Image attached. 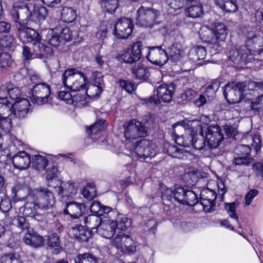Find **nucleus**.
<instances>
[{
  "label": "nucleus",
  "mask_w": 263,
  "mask_h": 263,
  "mask_svg": "<svg viewBox=\"0 0 263 263\" xmlns=\"http://www.w3.org/2000/svg\"><path fill=\"white\" fill-rule=\"evenodd\" d=\"M223 93L227 101L231 103L250 101L251 109L259 112L256 106L263 99V82H229L225 85Z\"/></svg>",
  "instance_id": "obj_1"
},
{
  "label": "nucleus",
  "mask_w": 263,
  "mask_h": 263,
  "mask_svg": "<svg viewBox=\"0 0 263 263\" xmlns=\"http://www.w3.org/2000/svg\"><path fill=\"white\" fill-rule=\"evenodd\" d=\"M263 49V39L257 36L253 32H249L247 35L246 46L230 52L231 61L237 66L242 67L251 62L253 54L260 53Z\"/></svg>",
  "instance_id": "obj_2"
},
{
  "label": "nucleus",
  "mask_w": 263,
  "mask_h": 263,
  "mask_svg": "<svg viewBox=\"0 0 263 263\" xmlns=\"http://www.w3.org/2000/svg\"><path fill=\"white\" fill-rule=\"evenodd\" d=\"M46 8L41 5H35L31 11L26 4L21 2L14 3L10 12L12 20L16 23H25L31 17H36L39 21L44 20L47 16Z\"/></svg>",
  "instance_id": "obj_3"
},
{
  "label": "nucleus",
  "mask_w": 263,
  "mask_h": 263,
  "mask_svg": "<svg viewBox=\"0 0 263 263\" xmlns=\"http://www.w3.org/2000/svg\"><path fill=\"white\" fill-rule=\"evenodd\" d=\"M126 147L130 152L132 157L136 159H145L148 157H154L157 153L156 145L152 141L143 139L135 143H125Z\"/></svg>",
  "instance_id": "obj_4"
},
{
  "label": "nucleus",
  "mask_w": 263,
  "mask_h": 263,
  "mask_svg": "<svg viewBox=\"0 0 263 263\" xmlns=\"http://www.w3.org/2000/svg\"><path fill=\"white\" fill-rule=\"evenodd\" d=\"M64 86L72 91L85 90L86 78L84 74L74 68L66 70L62 76Z\"/></svg>",
  "instance_id": "obj_5"
},
{
  "label": "nucleus",
  "mask_w": 263,
  "mask_h": 263,
  "mask_svg": "<svg viewBox=\"0 0 263 263\" xmlns=\"http://www.w3.org/2000/svg\"><path fill=\"white\" fill-rule=\"evenodd\" d=\"M33 199L37 207L44 210L51 209L55 203V200L53 193L46 188L37 187L33 190L30 195L26 197L28 201Z\"/></svg>",
  "instance_id": "obj_6"
},
{
  "label": "nucleus",
  "mask_w": 263,
  "mask_h": 263,
  "mask_svg": "<svg viewBox=\"0 0 263 263\" xmlns=\"http://www.w3.org/2000/svg\"><path fill=\"white\" fill-rule=\"evenodd\" d=\"M160 12L154 8L141 6L137 10L136 25L145 28H152L158 24Z\"/></svg>",
  "instance_id": "obj_7"
},
{
  "label": "nucleus",
  "mask_w": 263,
  "mask_h": 263,
  "mask_svg": "<svg viewBox=\"0 0 263 263\" xmlns=\"http://www.w3.org/2000/svg\"><path fill=\"white\" fill-rule=\"evenodd\" d=\"M123 128L126 143L131 142L132 140L144 137L148 134L147 128L136 119L126 122L123 125Z\"/></svg>",
  "instance_id": "obj_8"
},
{
  "label": "nucleus",
  "mask_w": 263,
  "mask_h": 263,
  "mask_svg": "<svg viewBox=\"0 0 263 263\" xmlns=\"http://www.w3.org/2000/svg\"><path fill=\"white\" fill-rule=\"evenodd\" d=\"M142 47L141 42H137L129 45L118 53L117 58L119 61L126 63L132 64L136 62L141 57Z\"/></svg>",
  "instance_id": "obj_9"
},
{
  "label": "nucleus",
  "mask_w": 263,
  "mask_h": 263,
  "mask_svg": "<svg viewBox=\"0 0 263 263\" xmlns=\"http://www.w3.org/2000/svg\"><path fill=\"white\" fill-rule=\"evenodd\" d=\"M175 89V85L174 84H162L154 91V95L156 93V96L151 97L149 101L155 104H159L160 100L164 102L170 103L172 100Z\"/></svg>",
  "instance_id": "obj_10"
},
{
  "label": "nucleus",
  "mask_w": 263,
  "mask_h": 263,
  "mask_svg": "<svg viewBox=\"0 0 263 263\" xmlns=\"http://www.w3.org/2000/svg\"><path fill=\"white\" fill-rule=\"evenodd\" d=\"M32 102L38 105H43L48 101L51 93L50 86L45 83L35 84L32 88Z\"/></svg>",
  "instance_id": "obj_11"
},
{
  "label": "nucleus",
  "mask_w": 263,
  "mask_h": 263,
  "mask_svg": "<svg viewBox=\"0 0 263 263\" xmlns=\"http://www.w3.org/2000/svg\"><path fill=\"white\" fill-rule=\"evenodd\" d=\"M217 193L209 188L203 189L200 192V203L205 213H212L215 210V200Z\"/></svg>",
  "instance_id": "obj_12"
},
{
  "label": "nucleus",
  "mask_w": 263,
  "mask_h": 263,
  "mask_svg": "<svg viewBox=\"0 0 263 263\" xmlns=\"http://www.w3.org/2000/svg\"><path fill=\"white\" fill-rule=\"evenodd\" d=\"M134 25L128 18H121L116 23L113 33L119 39H127L132 34Z\"/></svg>",
  "instance_id": "obj_13"
},
{
  "label": "nucleus",
  "mask_w": 263,
  "mask_h": 263,
  "mask_svg": "<svg viewBox=\"0 0 263 263\" xmlns=\"http://www.w3.org/2000/svg\"><path fill=\"white\" fill-rule=\"evenodd\" d=\"M205 133L208 146L211 149L217 148L223 139V135L217 125L208 127Z\"/></svg>",
  "instance_id": "obj_14"
},
{
  "label": "nucleus",
  "mask_w": 263,
  "mask_h": 263,
  "mask_svg": "<svg viewBox=\"0 0 263 263\" xmlns=\"http://www.w3.org/2000/svg\"><path fill=\"white\" fill-rule=\"evenodd\" d=\"M147 59L151 63L159 66L164 65L168 58L165 50L161 46H153L148 48Z\"/></svg>",
  "instance_id": "obj_15"
},
{
  "label": "nucleus",
  "mask_w": 263,
  "mask_h": 263,
  "mask_svg": "<svg viewBox=\"0 0 263 263\" xmlns=\"http://www.w3.org/2000/svg\"><path fill=\"white\" fill-rule=\"evenodd\" d=\"M9 102V109L7 107L4 108L8 111L13 109V112L14 116L18 118H24L29 112L30 102L26 99H21L19 101H15L14 103Z\"/></svg>",
  "instance_id": "obj_16"
},
{
  "label": "nucleus",
  "mask_w": 263,
  "mask_h": 263,
  "mask_svg": "<svg viewBox=\"0 0 263 263\" xmlns=\"http://www.w3.org/2000/svg\"><path fill=\"white\" fill-rule=\"evenodd\" d=\"M17 24L19 25L18 27L16 25L18 37L22 43L31 42L33 44L36 39L37 40L41 36L39 33L34 29L22 25L23 23Z\"/></svg>",
  "instance_id": "obj_17"
},
{
  "label": "nucleus",
  "mask_w": 263,
  "mask_h": 263,
  "mask_svg": "<svg viewBox=\"0 0 263 263\" xmlns=\"http://www.w3.org/2000/svg\"><path fill=\"white\" fill-rule=\"evenodd\" d=\"M116 224L114 220L109 219L102 220L100 226L97 230V233L103 237L110 239L115 234Z\"/></svg>",
  "instance_id": "obj_18"
},
{
  "label": "nucleus",
  "mask_w": 263,
  "mask_h": 263,
  "mask_svg": "<svg viewBox=\"0 0 263 263\" xmlns=\"http://www.w3.org/2000/svg\"><path fill=\"white\" fill-rule=\"evenodd\" d=\"M12 163L15 168L20 170L27 169L31 164L30 155L25 151H20L12 158Z\"/></svg>",
  "instance_id": "obj_19"
},
{
  "label": "nucleus",
  "mask_w": 263,
  "mask_h": 263,
  "mask_svg": "<svg viewBox=\"0 0 263 263\" xmlns=\"http://www.w3.org/2000/svg\"><path fill=\"white\" fill-rule=\"evenodd\" d=\"M32 50L35 57L39 59L47 58L52 54V49L41 42V36L32 44Z\"/></svg>",
  "instance_id": "obj_20"
},
{
  "label": "nucleus",
  "mask_w": 263,
  "mask_h": 263,
  "mask_svg": "<svg viewBox=\"0 0 263 263\" xmlns=\"http://www.w3.org/2000/svg\"><path fill=\"white\" fill-rule=\"evenodd\" d=\"M32 50L35 57L39 59L47 58L52 54V49L41 42V36L32 44Z\"/></svg>",
  "instance_id": "obj_21"
},
{
  "label": "nucleus",
  "mask_w": 263,
  "mask_h": 263,
  "mask_svg": "<svg viewBox=\"0 0 263 263\" xmlns=\"http://www.w3.org/2000/svg\"><path fill=\"white\" fill-rule=\"evenodd\" d=\"M163 152L168 154L170 156L180 159L187 158L190 153L183 148L171 144L168 142L164 143L163 145Z\"/></svg>",
  "instance_id": "obj_22"
},
{
  "label": "nucleus",
  "mask_w": 263,
  "mask_h": 263,
  "mask_svg": "<svg viewBox=\"0 0 263 263\" xmlns=\"http://www.w3.org/2000/svg\"><path fill=\"white\" fill-rule=\"evenodd\" d=\"M85 206L83 203L74 201L67 202L66 208L63 212L65 214H69L71 217L77 219L84 213Z\"/></svg>",
  "instance_id": "obj_23"
},
{
  "label": "nucleus",
  "mask_w": 263,
  "mask_h": 263,
  "mask_svg": "<svg viewBox=\"0 0 263 263\" xmlns=\"http://www.w3.org/2000/svg\"><path fill=\"white\" fill-rule=\"evenodd\" d=\"M104 86L103 79L101 77L97 78L88 86L86 93L90 98L98 97L102 92Z\"/></svg>",
  "instance_id": "obj_24"
},
{
  "label": "nucleus",
  "mask_w": 263,
  "mask_h": 263,
  "mask_svg": "<svg viewBox=\"0 0 263 263\" xmlns=\"http://www.w3.org/2000/svg\"><path fill=\"white\" fill-rule=\"evenodd\" d=\"M23 241L26 245L37 248L43 245L44 239L36 233L29 232L25 234Z\"/></svg>",
  "instance_id": "obj_25"
},
{
  "label": "nucleus",
  "mask_w": 263,
  "mask_h": 263,
  "mask_svg": "<svg viewBox=\"0 0 263 263\" xmlns=\"http://www.w3.org/2000/svg\"><path fill=\"white\" fill-rule=\"evenodd\" d=\"M1 96L3 95V97H6L8 100V98L6 96L9 94V98L14 101H16L21 96V92L17 87H12L10 84L2 85L0 86Z\"/></svg>",
  "instance_id": "obj_26"
},
{
  "label": "nucleus",
  "mask_w": 263,
  "mask_h": 263,
  "mask_svg": "<svg viewBox=\"0 0 263 263\" xmlns=\"http://www.w3.org/2000/svg\"><path fill=\"white\" fill-rule=\"evenodd\" d=\"M134 77L142 81L147 80L149 77V72L147 66L141 63H136L132 69Z\"/></svg>",
  "instance_id": "obj_27"
},
{
  "label": "nucleus",
  "mask_w": 263,
  "mask_h": 263,
  "mask_svg": "<svg viewBox=\"0 0 263 263\" xmlns=\"http://www.w3.org/2000/svg\"><path fill=\"white\" fill-rule=\"evenodd\" d=\"M214 35L216 38L217 43L224 41L228 34V28L224 24L216 23L213 27Z\"/></svg>",
  "instance_id": "obj_28"
},
{
  "label": "nucleus",
  "mask_w": 263,
  "mask_h": 263,
  "mask_svg": "<svg viewBox=\"0 0 263 263\" xmlns=\"http://www.w3.org/2000/svg\"><path fill=\"white\" fill-rule=\"evenodd\" d=\"M199 34L203 41L212 44L216 45L217 44L213 28H210L207 26H203L200 28Z\"/></svg>",
  "instance_id": "obj_29"
},
{
  "label": "nucleus",
  "mask_w": 263,
  "mask_h": 263,
  "mask_svg": "<svg viewBox=\"0 0 263 263\" xmlns=\"http://www.w3.org/2000/svg\"><path fill=\"white\" fill-rule=\"evenodd\" d=\"M71 233L75 238L82 241H87L91 235L90 231L81 225L72 228Z\"/></svg>",
  "instance_id": "obj_30"
},
{
  "label": "nucleus",
  "mask_w": 263,
  "mask_h": 263,
  "mask_svg": "<svg viewBox=\"0 0 263 263\" xmlns=\"http://www.w3.org/2000/svg\"><path fill=\"white\" fill-rule=\"evenodd\" d=\"M125 243L122 247V253L124 254H133L137 250V242L131 235L126 234Z\"/></svg>",
  "instance_id": "obj_31"
},
{
  "label": "nucleus",
  "mask_w": 263,
  "mask_h": 263,
  "mask_svg": "<svg viewBox=\"0 0 263 263\" xmlns=\"http://www.w3.org/2000/svg\"><path fill=\"white\" fill-rule=\"evenodd\" d=\"M30 201L27 200L23 206L20 207L19 212L26 217H34L36 215V206H37L35 201L33 200V202H30Z\"/></svg>",
  "instance_id": "obj_32"
},
{
  "label": "nucleus",
  "mask_w": 263,
  "mask_h": 263,
  "mask_svg": "<svg viewBox=\"0 0 263 263\" xmlns=\"http://www.w3.org/2000/svg\"><path fill=\"white\" fill-rule=\"evenodd\" d=\"M117 218L114 221L116 224V229L121 231H125L132 226V220L125 215L117 214Z\"/></svg>",
  "instance_id": "obj_33"
},
{
  "label": "nucleus",
  "mask_w": 263,
  "mask_h": 263,
  "mask_svg": "<svg viewBox=\"0 0 263 263\" xmlns=\"http://www.w3.org/2000/svg\"><path fill=\"white\" fill-rule=\"evenodd\" d=\"M45 41L53 46H57L62 42L58 28L49 30L45 36Z\"/></svg>",
  "instance_id": "obj_34"
},
{
  "label": "nucleus",
  "mask_w": 263,
  "mask_h": 263,
  "mask_svg": "<svg viewBox=\"0 0 263 263\" xmlns=\"http://www.w3.org/2000/svg\"><path fill=\"white\" fill-rule=\"evenodd\" d=\"M102 221L101 218L95 214H90L84 219V223L85 226L91 230H97Z\"/></svg>",
  "instance_id": "obj_35"
},
{
  "label": "nucleus",
  "mask_w": 263,
  "mask_h": 263,
  "mask_svg": "<svg viewBox=\"0 0 263 263\" xmlns=\"http://www.w3.org/2000/svg\"><path fill=\"white\" fill-rule=\"evenodd\" d=\"M206 55L205 48L202 46H196L191 49L189 56L194 61L203 60Z\"/></svg>",
  "instance_id": "obj_36"
},
{
  "label": "nucleus",
  "mask_w": 263,
  "mask_h": 263,
  "mask_svg": "<svg viewBox=\"0 0 263 263\" xmlns=\"http://www.w3.org/2000/svg\"><path fill=\"white\" fill-rule=\"evenodd\" d=\"M210 122V119L206 116L200 117V120H190L186 123V127H190L193 132L198 131Z\"/></svg>",
  "instance_id": "obj_37"
},
{
  "label": "nucleus",
  "mask_w": 263,
  "mask_h": 263,
  "mask_svg": "<svg viewBox=\"0 0 263 263\" xmlns=\"http://www.w3.org/2000/svg\"><path fill=\"white\" fill-rule=\"evenodd\" d=\"M238 202L225 203L224 208L229 216L232 218L235 219L238 224V227L241 228V224L239 221L238 214L236 212V209L238 206Z\"/></svg>",
  "instance_id": "obj_38"
},
{
  "label": "nucleus",
  "mask_w": 263,
  "mask_h": 263,
  "mask_svg": "<svg viewBox=\"0 0 263 263\" xmlns=\"http://www.w3.org/2000/svg\"><path fill=\"white\" fill-rule=\"evenodd\" d=\"M76 11L71 7H64L62 10L61 18L65 23H71L77 17Z\"/></svg>",
  "instance_id": "obj_39"
},
{
  "label": "nucleus",
  "mask_w": 263,
  "mask_h": 263,
  "mask_svg": "<svg viewBox=\"0 0 263 263\" xmlns=\"http://www.w3.org/2000/svg\"><path fill=\"white\" fill-rule=\"evenodd\" d=\"M48 164V160L44 156L40 155L32 157V167L39 171H43Z\"/></svg>",
  "instance_id": "obj_40"
},
{
  "label": "nucleus",
  "mask_w": 263,
  "mask_h": 263,
  "mask_svg": "<svg viewBox=\"0 0 263 263\" xmlns=\"http://www.w3.org/2000/svg\"><path fill=\"white\" fill-rule=\"evenodd\" d=\"M185 14L187 16L192 18L200 17L203 14L202 5L200 3L193 4L186 9Z\"/></svg>",
  "instance_id": "obj_41"
},
{
  "label": "nucleus",
  "mask_w": 263,
  "mask_h": 263,
  "mask_svg": "<svg viewBox=\"0 0 263 263\" xmlns=\"http://www.w3.org/2000/svg\"><path fill=\"white\" fill-rule=\"evenodd\" d=\"M65 189H63L61 185L54 186L55 191L62 197L68 196L69 194H74L76 193V189L73 184L68 183L65 184Z\"/></svg>",
  "instance_id": "obj_42"
},
{
  "label": "nucleus",
  "mask_w": 263,
  "mask_h": 263,
  "mask_svg": "<svg viewBox=\"0 0 263 263\" xmlns=\"http://www.w3.org/2000/svg\"><path fill=\"white\" fill-rule=\"evenodd\" d=\"M75 263H97V258L90 253L79 254L76 256Z\"/></svg>",
  "instance_id": "obj_43"
},
{
  "label": "nucleus",
  "mask_w": 263,
  "mask_h": 263,
  "mask_svg": "<svg viewBox=\"0 0 263 263\" xmlns=\"http://www.w3.org/2000/svg\"><path fill=\"white\" fill-rule=\"evenodd\" d=\"M15 40L11 35H6L0 39V49L8 50L14 46Z\"/></svg>",
  "instance_id": "obj_44"
},
{
  "label": "nucleus",
  "mask_w": 263,
  "mask_h": 263,
  "mask_svg": "<svg viewBox=\"0 0 263 263\" xmlns=\"http://www.w3.org/2000/svg\"><path fill=\"white\" fill-rule=\"evenodd\" d=\"M100 4L104 11L112 13L118 6V0H100Z\"/></svg>",
  "instance_id": "obj_45"
},
{
  "label": "nucleus",
  "mask_w": 263,
  "mask_h": 263,
  "mask_svg": "<svg viewBox=\"0 0 263 263\" xmlns=\"http://www.w3.org/2000/svg\"><path fill=\"white\" fill-rule=\"evenodd\" d=\"M79 95H72L69 91L61 90L59 92L58 98L59 99L65 101L67 104H73L74 101H79L78 97Z\"/></svg>",
  "instance_id": "obj_46"
},
{
  "label": "nucleus",
  "mask_w": 263,
  "mask_h": 263,
  "mask_svg": "<svg viewBox=\"0 0 263 263\" xmlns=\"http://www.w3.org/2000/svg\"><path fill=\"white\" fill-rule=\"evenodd\" d=\"M106 127L105 120H99L91 125L86 132L89 135H97Z\"/></svg>",
  "instance_id": "obj_47"
},
{
  "label": "nucleus",
  "mask_w": 263,
  "mask_h": 263,
  "mask_svg": "<svg viewBox=\"0 0 263 263\" xmlns=\"http://www.w3.org/2000/svg\"><path fill=\"white\" fill-rule=\"evenodd\" d=\"M126 234H119L110 240V245L122 253V247L125 243Z\"/></svg>",
  "instance_id": "obj_48"
},
{
  "label": "nucleus",
  "mask_w": 263,
  "mask_h": 263,
  "mask_svg": "<svg viewBox=\"0 0 263 263\" xmlns=\"http://www.w3.org/2000/svg\"><path fill=\"white\" fill-rule=\"evenodd\" d=\"M198 202L197 195L194 192L191 190H186L184 195V199L182 204L190 206H193Z\"/></svg>",
  "instance_id": "obj_49"
},
{
  "label": "nucleus",
  "mask_w": 263,
  "mask_h": 263,
  "mask_svg": "<svg viewBox=\"0 0 263 263\" xmlns=\"http://www.w3.org/2000/svg\"><path fill=\"white\" fill-rule=\"evenodd\" d=\"M82 195L88 200L93 199L96 196V190L93 183H87L82 190Z\"/></svg>",
  "instance_id": "obj_50"
},
{
  "label": "nucleus",
  "mask_w": 263,
  "mask_h": 263,
  "mask_svg": "<svg viewBox=\"0 0 263 263\" xmlns=\"http://www.w3.org/2000/svg\"><path fill=\"white\" fill-rule=\"evenodd\" d=\"M219 86L218 83L214 82L206 88L203 94L205 95L209 101H211L216 97V92L218 89Z\"/></svg>",
  "instance_id": "obj_51"
},
{
  "label": "nucleus",
  "mask_w": 263,
  "mask_h": 263,
  "mask_svg": "<svg viewBox=\"0 0 263 263\" xmlns=\"http://www.w3.org/2000/svg\"><path fill=\"white\" fill-rule=\"evenodd\" d=\"M195 149L198 150L203 149L205 146V140L202 135L199 136H191V144Z\"/></svg>",
  "instance_id": "obj_52"
},
{
  "label": "nucleus",
  "mask_w": 263,
  "mask_h": 263,
  "mask_svg": "<svg viewBox=\"0 0 263 263\" xmlns=\"http://www.w3.org/2000/svg\"><path fill=\"white\" fill-rule=\"evenodd\" d=\"M166 3L169 6L168 11L173 13L183 8L184 2V0H166Z\"/></svg>",
  "instance_id": "obj_53"
},
{
  "label": "nucleus",
  "mask_w": 263,
  "mask_h": 263,
  "mask_svg": "<svg viewBox=\"0 0 263 263\" xmlns=\"http://www.w3.org/2000/svg\"><path fill=\"white\" fill-rule=\"evenodd\" d=\"M174 137H175V142L180 146L189 147L191 144V136L190 135L184 136L181 135Z\"/></svg>",
  "instance_id": "obj_54"
},
{
  "label": "nucleus",
  "mask_w": 263,
  "mask_h": 263,
  "mask_svg": "<svg viewBox=\"0 0 263 263\" xmlns=\"http://www.w3.org/2000/svg\"><path fill=\"white\" fill-rule=\"evenodd\" d=\"M197 95V93L195 90L192 88H190L181 93L179 98L183 101V103H185L187 101H190L194 99Z\"/></svg>",
  "instance_id": "obj_55"
},
{
  "label": "nucleus",
  "mask_w": 263,
  "mask_h": 263,
  "mask_svg": "<svg viewBox=\"0 0 263 263\" xmlns=\"http://www.w3.org/2000/svg\"><path fill=\"white\" fill-rule=\"evenodd\" d=\"M172 134L174 136L182 135L186 128V123L185 121L178 122L172 125Z\"/></svg>",
  "instance_id": "obj_56"
},
{
  "label": "nucleus",
  "mask_w": 263,
  "mask_h": 263,
  "mask_svg": "<svg viewBox=\"0 0 263 263\" xmlns=\"http://www.w3.org/2000/svg\"><path fill=\"white\" fill-rule=\"evenodd\" d=\"M12 224L18 227L22 230L28 229L29 227V223L24 217L17 216L12 220Z\"/></svg>",
  "instance_id": "obj_57"
},
{
  "label": "nucleus",
  "mask_w": 263,
  "mask_h": 263,
  "mask_svg": "<svg viewBox=\"0 0 263 263\" xmlns=\"http://www.w3.org/2000/svg\"><path fill=\"white\" fill-rule=\"evenodd\" d=\"M58 31L60 32V36L62 41H69L71 40L72 32L68 27H64L62 29L58 28Z\"/></svg>",
  "instance_id": "obj_58"
},
{
  "label": "nucleus",
  "mask_w": 263,
  "mask_h": 263,
  "mask_svg": "<svg viewBox=\"0 0 263 263\" xmlns=\"http://www.w3.org/2000/svg\"><path fill=\"white\" fill-rule=\"evenodd\" d=\"M0 127L4 131V133H8L11 128L10 118L2 117L0 115Z\"/></svg>",
  "instance_id": "obj_59"
},
{
  "label": "nucleus",
  "mask_w": 263,
  "mask_h": 263,
  "mask_svg": "<svg viewBox=\"0 0 263 263\" xmlns=\"http://www.w3.org/2000/svg\"><path fill=\"white\" fill-rule=\"evenodd\" d=\"M186 190L182 187H175L174 188V198L179 203H182L184 199V195Z\"/></svg>",
  "instance_id": "obj_60"
},
{
  "label": "nucleus",
  "mask_w": 263,
  "mask_h": 263,
  "mask_svg": "<svg viewBox=\"0 0 263 263\" xmlns=\"http://www.w3.org/2000/svg\"><path fill=\"white\" fill-rule=\"evenodd\" d=\"M12 59L10 55L7 52L0 53V67L5 68L10 66Z\"/></svg>",
  "instance_id": "obj_61"
},
{
  "label": "nucleus",
  "mask_w": 263,
  "mask_h": 263,
  "mask_svg": "<svg viewBox=\"0 0 263 263\" xmlns=\"http://www.w3.org/2000/svg\"><path fill=\"white\" fill-rule=\"evenodd\" d=\"M183 51L177 45H173L170 50V57L174 61H178L182 56Z\"/></svg>",
  "instance_id": "obj_62"
},
{
  "label": "nucleus",
  "mask_w": 263,
  "mask_h": 263,
  "mask_svg": "<svg viewBox=\"0 0 263 263\" xmlns=\"http://www.w3.org/2000/svg\"><path fill=\"white\" fill-rule=\"evenodd\" d=\"M119 84L123 89L128 93H132L136 89L135 85L128 80H121L119 81Z\"/></svg>",
  "instance_id": "obj_63"
},
{
  "label": "nucleus",
  "mask_w": 263,
  "mask_h": 263,
  "mask_svg": "<svg viewBox=\"0 0 263 263\" xmlns=\"http://www.w3.org/2000/svg\"><path fill=\"white\" fill-rule=\"evenodd\" d=\"M2 263H21L17 256L14 254H9L1 258Z\"/></svg>",
  "instance_id": "obj_64"
}]
</instances>
